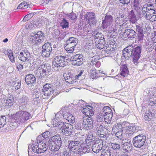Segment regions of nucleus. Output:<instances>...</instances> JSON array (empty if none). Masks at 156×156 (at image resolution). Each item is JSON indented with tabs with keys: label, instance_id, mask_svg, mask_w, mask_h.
<instances>
[{
	"label": "nucleus",
	"instance_id": "12",
	"mask_svg": "<svg viewBox=\"0 0 156 156\" xmlns=\"http://www.w3.org/2000/svg\"><path fill=\"white\" fill-rule=\"evenodd\" d=\"M83 128L87 130H90L93 127L94 120L91 117L86 116L83 119Z\"/></svg>",
	"mask_w": 156,
	"mask_h": 156
},
{
	"label": "nucleus",
	"instance_id": "27",
	"mask_svg": "<svg viewBox=\"0 0 156 156\" xmlns=\"http://www.w3.org/2000/svg\"><path fill=\"white\" fill-rule=\"evenodd\" d=\"M37 144H38V150L40 153L45 152L48 149V147L45 143L43 141H39V142H37Z\"/></svg>",
	"mask_w": 156,
	"mask_h": 156
},
{
	"label": "nucleus",
	"instance_id": "32",
	"mask_svg": "<svg viewBox=\"0 0 156 156\" xmlns=\"http://www.w3.org/2000/svg\"><path fill=\"white\" fill-rule=\"evenodd\" d=\"M21 85V82L19 80H17L11 83V85L12 87V89L14 90L20 88Z\"/></svg>",
	"mask_w": 156,
	"mask_h": 156
},
{
	"label": "nucleus",
	"instance_id": "33",
	"mask_svg": "<svg viewBox=\"0 0 156 156\" xmlns=\"http://www.w3.org/2000/svg\"><path fill=\"white\" fill-rule=\"evenodd\" d=\"M130 48L129 46L125 48L122 51L123 56L125 57V58L127 59H129V57H131V54H130L129 49Z\"/></svg>",
	"mask_w": 156,
	"mask_h": 156
},
{
	"label": "nucleus",
	"instance_id": "8",
	"mask_svg": "<svg viewBox=\"0 0 156 156\" xmlns=\"http://www.w3.org/2000/svg\"><path fill=\"white\" fill-rule=\"evenodd\" d=\"M73 126L70 124L63 122H60L58 129L63 135L67 136L69 135L72 131Z\"/></svg>",
	"mask_w": 156,
	"mask_h": 156
},
{
	"label": "nucleus",
	"instance_id": "51",
	"mask_svg": "<svg viewBox=\"0 0 156 156\" xmlns=\"http://www.w3.org/2000/svg\"><path fill=\"white\" fill-rule=\"evenodd\" d=\"M83 126V122L82 124L80 123H77L75 124V128L77 130H82V129L84 128Z\"/></svg>",
	"mask_w": 156,
	"mask_h": 156
},
{
	"label": "nucleus",
	"instance_id": "38",
	"mask_svg": "<svg viewBox=\"0 0 156 156\" xmlns=\"http://www.w3.org/2000/svg\"><path fill=\"white\" fill-rule=\"evenodd\" d=\"M90 78L92 79H97L98 78L97 73L94 68H92L90 70Z\"/></svg>",
	"mask_w": 156,
	"mask_h": 156
},
{
	"label": "nucleus",
	"instance_id": "18",
	"mask_svg": "<svg viewBox=\"0 0 156 156\" xmlns=\"http://www.w3.org/2000/svg\"><path fill=\"white\" fill-rule=\"evenodd\" d=\"M136 33L132 29H127L123 32L122 34V37L124 38L128 37V38H134L136 37Z\"/></svg>",
	"mask_w": 156,
	"mask_h": 156
},
{
	"label": "nucleus",
	"instance_id": "15",
	"mask_svg": "<svg viewBox=\"0 0 156 156\" xmlns=\"http://www.w3.org/2000/svg\"><path fill=\"white\" fill-rule=\"evenodd\" d=\"M18 58L22 61L27 62L31 58L30 53L27 50H23L20 52Z\"/></svg>",
	"mask_w": 156,
	"mask_h": 156
},
{
	"label": "nucleus",
	"instance_id": "58",
	"mask_svg": "<svg viewBox=\"0 0 156 156\" xmlns=\"http://www.w3.org/2000/svg\"><path fill=\"white\" fill-rule=\"evenodd\" d=\"M119 1L121 4L126 5L130 3V0H119Z\"/></svg>",
	"mask_w": 156,
	"mask_h": 156
},
{
	"label": "nucleus",
	"instance_id": "35",
	"mask_svg": "<svg viewBox=\"0 0 156 156\" xmlns=\"http://www.w3.org/2000/svg\"><path fill=\"white\" fill-rule=\"evenodd\" d=\"M82 104L81 106H80L82 108L83 112V113H85L86 115H88V112L89 111L90 108H92V107L88 106V105H84V102L83 101H82Z\"/></svg>",
	"mask_w": 156,
	"mask_h": 156
},
{
	"label": "nucleus",
	"instance_id": "44",
	"mask_svg": "<svg viewBox=\"0 0 156 156\" xmlns=\"http://www.w3.org/2000/svg\"><path fill=\"white\" fill-rule=\"evenodd\" d=\"M112 45L111 46H106L105 48V52L106 53L110 54L113 53H114L115 49H114V48H112Z\"/></svg>",
	"mask_w": 156,
	"mask_h": 156
},
{
	"label": "nucleus",
	"instance_id": "63",
	"mask_svg": "<svg viewBox=\"0 0 156 156\" xmlns=\"http://www.w3.org/2000/svg\"><path fill=\"white\" fill-rule=\"evenodd\" d=\"M102 110H103L104 113H105V112H109L112 110L111 108L109 107L108 106H105L103 108Z\"/></svg>",
	"mask_w": 156,
	"mask_h": 156
},
{
	"label": "nucleus",
	"instance_id": "56",
	"mask_svg": "<svg viewBox=\"0 0 156 156\" xmlns=\"http://www.w3.org/2000/svg\"><path fill=\"white\" fill-rule=\"evenodd\" d=\"M122 131L119 130L116 131V136L120 139H121L122 138Z\"/></svg>",
	"mask_w": 156,
	"mask_h": 156
},
{
	"label": "nucleus",
	"instance_id": "43",
	"mask_svg": "<svg viewBox=\"0 0 156 156\" xmlns=\"http://www.w3.org/2000/svg\"><path fill=\"white\" fill-rule=\"evenodd\" d=\"M60 25L63 28H66L68 27L69 23L65 18H63L60 23Z\"/></svg>",
	"mask_w": 156,
	"mask_h": 156
},
{
	"label": "nucleus",
	"instance_id": "28",
	"mask_svg": "<svg viewBox=\"0 0 156 156\" xmlns=\"http://www.w3.org/2000/svg\"><path fill=\"white\" fill-rule=\"evenodd\" d=\"M113 114L112 110L109 112H105V113L104 115V117L105 122H107L108 123H110L112 120Z\"/></svg>",
	"mask_w": 156,
	"mask_h": 156
},
{
	"label": "nucleus",
	"instance_id": "40",
	"mask_svg": "<svg viewBox=\"0 0 156 156\" xmlns=\"http://www.w3.org/2000/svg\"><path fill=\"white\" fill-rule=\"evenodd\" d=\"M146 12H149L150 10L152 11L153 13H154L156 12V10H155V7L152 4H147L146 9Z\"/></svg>",
	"mask_w": 156,
	"mask_h": 156
},
{
	"label": "nucleus",
	"instance_id": "34",
	"mask_svg": "<svg viewBox=\"0 0 156 156\" xmlns=\"http://www.w3.org/2000/svg\"><path fill=\"white\" fill-rule=\"evenodd\" d=\"M37 143V142H35V144H32V145H29L28 151L29 149L30 150L31 148L33 152L36 153H40L38 150V144Z\"/></svg>",
	"mask_w": 156,
	"mask_h": 156
},
{
	"label": "nucleus",
	"instance_id": "39",
	"mask_svg": "<svg viewBox=\"0 0 156 156\" xmlns=\"http://www.w3.org/2000/svg\"><path fill=\"white\" fill-rule=\"evenodd\" d=\"M141 2L140 0H133V6L134 10H137L140 9Z\"/></svg>",
	"mask_w": 156,
	"mask_h": 156
},
{
	"label": "nucleus",
	"instance_id": "17",
	"mask_svg": "<svg viewBox=\"0 0 156 156\" xmlns=\"http://www.w3.org/2000/svg\"><path fill=\"white\" fill-rule=\"evenodd\" d=\"M120 148V145L119 144L112 143L110 145V148H109L107 150H110L111 152L112 156H117V152L119 151Z\"/></svg>",
	"mask_w": 156,
	"mask_h": 156
},
{
	"label": "nucleus",
	"instance_id": "11",
	"mask_svg": "<svg viewBox=\"0 0 156 156\" xmlns=\"http://www.w3.org/2000/svg\"><path fill=\"white\" fill-rule=\"evenodd\" d=\"M83 56L81 54H77L71 57L70 61L72 64L74 66H78L83 63Z\"/></svg>",
	"mask_w": 156,
	"mask_h": 156
},
{
	"label": "nucleus",
	"instance_id": "14",
	"mask_svg": "<svg viewBox=\"0 0 156 156\" xmlns=\"http://www.w3.org/2000/svg\"><path fill=\"white\" fill-rule=\"evenodd\" d=\"M103 147V142L101 140H96L93 144L92 147V151L94 153H97L101 150Z\"/></svg>",
	"mask_w": 156,
	"mask_h": 156
},
{
	"label": "nucleus",
	"instance_id": "37",
	"mask_svg": "<svg viewBox=\"0 0 156 156\" xmlns=\"http://www.w3.org/2000/svg\"><path fill=\"white\" fill-rule=\"evenodd\" d=\"M14 98L13 96L10 94H8L6 99V103L8 105L11 106L12 105L14 102Z\"/></svg>",
	"mask_w": 156,
	"mask_h": 156
},
{
	"label": "nucleus",
	"instance_id": "4",
	"mask_svg": "<svg viewBox=\"0 0 156 156\" xmlns=\"http://www.w3.org/2000/svg\"><path fill=\"white\" fill-rule=\"evenodd\" d=\"M45 36L42 31H38L36 34H31L29 36V41L33 44H38L44 40Z\"/></svg>",
	"mask_w": 156,
	"mask_h": 156
},
{
	"label": "nucleus",
	"instance_id": "13",
	"mask_svg": "<svg viewBox=\"0 0 156 156\" xmlns=\"http://www.w3.org/2000/svg\"><path fill=\"white\" fill-rule=\"evenodd\" d=\"M54 90L53 85L49 83L44 85L42 89L43 94L47 96L52 95L53 94Z\"/></svg>",
	"mask_w": 156,
	"mask_h": 156
},
{
	"label": "nucleus",
	"instance_id": "22",
	"mask_svg": "<svg viewBox=\"0 0 156 156\" xmlns=\"http://www.w3.org/2000/svg\"><path fill=\"white\" fill-rule=\"evenodd\" d=\"M84 18L88 20L89 22L93 25L96 24L97 20L95 19V15L93 12H88L84 16Z\"/></svg>",
	"mask_w": 156,
	"mask_h": 156
},
{
	"label": "nucleus",
	"instance_id": "3",
	"mask_svg": "<svg viewBox=\"0 0 156 156\" xmlns=\"http://www.w3.org/2000/svg\"><path fill=\"white\" fill-rule=\"evenodd\" d=\"M51 66L48 63H43L37 68L36 73L40 79L45 78L48 76L51 72Z\"/></svg>",
	"mask_w": 156,
	"mask_h": 156
},
{
	"label": "nucleus",
	"instance_id": "62",
	"mask_svg": "<svg viewBox=\"0 0 156 156\" xmlns=\"http://www.w3.org/2000/svg\"><path fill=\"white\" fill-rule=\"evenodd\" d=\"M125 11L120 10L119 12V16L121 18H124L125 16Z\"/></svg>",
	"mask_w": 156,
	"mask_h": 156
},
{
	"label": "nucleus",
	"instance_id": "23",
	"mask_svg": "<svg viewBox=\"0 0 156 156\" xmlns=\"http://www.w3.org/2000/svg\"><path fill=\"white\" fill-rule=\"evenodd\" d=\"M155 116L153 110H149L147 111L145 114L144 119L146 122L151 121L152 119Z\"/></svg>",
	"mask_w": 156,
	"mask_h": 156
},
{
	"label": "nucleus",
	"instance_id": "46",
	"mask_svg": "<svg viewBox=\"0 0 156 156\" xmlns=\"http://www.w3.org/2000/svg\"><path fill=\"white\" fill-rule=\"evenodd\" d=\"M60 122H61L59 121L56 118H55L52 119L51 122L54 127L58 126V127Z\"/></svg>",
	"mask_w": 156,
	"mask_h": 156
},
{
	"label": "nucleus",
	"instance_id": "36",
	"mask_svg": "<svg viewBox=\"0 0 156 156\" xmlns=\"http://www.w3.org/2000/svg\"><path fill=\"white\" fill-rule=\"evenodd\" d=\"M91 143V142H89L88 143L89 145L87 144L82 145L81 147L82 148V150L83 152L86 153L90 152L91 150L90 145Z\"/></svg>",
	"mask_w": 156,
	"mask_h": 156
},
{
	"label": "nucleus",
	"instance_id": "5",
	"mask_svg": "<svg viewBox=\"0 0 156 156\" xmlns=\"http://www.w3.org/2000/svg\"><path fill=\"white\" fill-rule=\"evenodd\" d=\"M129 51L131 54V57L133 58L134 63L136 64L141 55L142 47L140 46H137L134 48L132 46H129Z\"/></svg>",
	"mask_w": 156,
	"mask_h": 156
},
{
	"label": "nucleus",
	"instance_id": "29",
	"mask_svg": "<svg viewBox=\"0 0 156 156\" xmlns=\"http://www.w3.org/2000/svg\"><path fill=\"white\" fill-rule=\"evenodd\" d=\"M98 44H96V47L99 49L101 50L102 49L104 48L105 49V48L106 47V45L107 44H105V39L98 40Z\"/></svg>",
	"mask_w": 156,
	"mask_h": 156
},
{
	"label": "nucleus",
	"instance_id": "2",
	"mask_svg": "<svg viewBox=\"0 0 156 156\" xmlns=\"http://www.w3.org/2000/svg\"><path fill=\"white\" fill-rule=\"evenodd\" d=\"M69 61L68 58L66 56L58 55L54 59L52 62V65L55 70L58 71L61 68L63 67Z\"/></svg>",
	"mask_w": 156,
	"mask_h": 156
},
{
	"label": "nucleus",
	"instance_id": "64",
	"mask_svg": "<svg viewBox=\"0 0 156 156\" xmlns=\"http://www.w3.org/2000/svg\"><path fill=\"white\" fill-rule=\"evenodd\" d=\"M43 136L46 138L47 137L51 136L48 131H46L42 134Z\"/></svg>",
	"mask_w": 156,
	"mask_h": 156
},
{
	"label": "nucleus",
	"instance_id": "20",
	"mask_svg": "<svg viewBox=\"0 0 156 156\" xmlns=\"http://www.w3.org/2000/svg\"><path fill=\"white\" fill-rule=\"evenodd\" d=\"M155 37H153L152 41H149L146 43L145 48L146 51L147 52H151L156 45L155 44L156 43V41H155Z\"/></svg>",
	"mask_w": 156,
	"mask_h": 156
},
{
	"label": "nucleus",
	"instance_id": "57",
	"mask_svg": "<svg viewBox=\"0 0 156 156\" xmlns=\"http://www.w3.org/2000/svg\"><path fill=\"white\" fill-rule=\"evenodd\" d=\"M129 17L130 18V19H134L136 17V15L134 13L133 10H131L129 12Z\"/></svg>",
	"mask_w": 156,
	"mask_h": 156
},
{
	"label": "nucleus",
	"instance_id": "59",
	"mask_svg": "<svg viewBox=\"0 0 156 156\" xmlns=\"http://www.w3.org/2000/svg\"><path fill=\"white\" fill-rule=\"evenodd\" d=\"M41 99L34 98V100L33 101L32 103L34 104L37 105L40 102Z\"/></svg>",
	"mask_w": 156,
	"mask_h": 156
},
{
	"label": "nucleus",
	"instance_id": "21",
	"mask_svg": "<svg viewBox=\"0 0 156 156\" xmlns=\"http://www.w3.org/2000/svg\"><path fill=\"white\" fill-rule=\"evenodd\" d=\"M96 129L97 130L96 134L100 137L103 138L105 136H106V129L102 125H100L97 127Z\"/></svg>",
	"mask_w": 156,
	"mask_h": 156
},
{
	"label": "nucleus",
	"instance_id": "52",
	"mask_svg": "<svg viewBox=\"0 0 156 156\" xmlns=\"http://www.w3.org/2000/svg\"><path fill=\"white\" fill-rule=\"evenodd\" d=\"M122 148L123 150L126 152H129L132 149V148L129 145H128V144L122 146Z\"/></svg>",
	"mask_w": 156,
	"mask_h": 156
},
{
	"label": "nucleus",
	"instance_id": "61",
	"mask_svg": "<svg viewBox=\"0 0 156 156\" xmlns=\"http://www.w3.org/2000/svg\"><path fill=\"white\" fill-rule=\"evenodd\" d=\"M137 36L138 41H141L144 36L143 33H138Z\"/></svg>",
	"mask_w": 156,
	"mask_h": 156
},
{
	"label": "nucleus",
	"instance_id": "54",
	"mask_svg": "<svg viewBox=\"0 0 156 156\" xmlns=\"http://www.w3.org/2000/svg\"><path fill=\"white\" fill-rule=\"evenodd\" d=\"M35 94L33 95L34 98H41L42 95L41 93L39 91L35 92Z\"/></svg>",
	"mask_w": 156,
	"mask_h": 156
},
{
	"label": "nucleus",
	"instance_id": "30",
	"mask_svg": "<svg viewBox=\"0 0 156 156\" xmlns=\"http://www.w3.org/2000/svg\"><path fill=\"white\" fill-rule=\"evenodd\" d=\"M120 74L124 77L127 76L129 73V71L127 64H124L121 68Z\"/></svg>",
	"mask_w": 156,
	"mask_h": 156
},
{
	"label": "nucleus",
	"instance_id": "7",
	"mask_svg": "<svg viewBox=\"0 0 156 156\" xmlns=\"http://www.w3.org/2000/svg\"><path fill=\"white\" fill-rule=\"evenodd\" d=\"M81 138H76L74 140L69 141L68 148L72 151L78 154L81 145Z\"/></svg>",
	"mask_w": 156,
	"mask_h": 156
},
{
	"label": "nucleus",
	"instance_id": "45",
	"mask_svg": "<svg viewBox=\"0 0 156 156\" xmlns=\"http://www.w3.org/2000/svg\"><path fill=\"white\" fill-rule=\"evenodd\" d=\"M110 150H103L101 156H112L111 152Z\"/></svg>",
	"mask_w": 156,
	"mask_h": 156
},
{
	"label": "nucleus",
	"instance_id": "6",
	"mask_svg": "<svg viewBox=\"0 0 156 156\" xmlns=\"http://www.w3.org/2000/svg\"><path fill=\"white\" fill-rule=\"evenodd\" d=\"M78 42V39L75 37H70L66 41L65 48L68 52L71 53L76 47Z\"/></svg>",
	"mask_w": 156,
	"mask_h": 156
},
{
	"label": "nucleus",
	"instance_id": "31",
	"mask_svg": "<svg viewBox=\"0 0 156 156\" xmlns=\"http://www.w3.org/2000/svg\"><path fill=\"white\" fill-rule=\"evenodd\" d=\"M48 143L49 144V148L50 150L52 151H58L61 147L59 145H58V144L57 145L51 142L50 143L49 141H48Z\"/></svg>",
	"mask_w": 156,
	"mask_h": 156
},
{
	"label": "nucleus",
	"instance_id": "42",
	"mask_svg": "<svg viewBox=\"0 0 156 156\" xmlns=\"http://www.w3.org/2000/svg\"><path fill=\"white\" fill-rule=\"evenodd\" d=\"M7 51L8 54V57L12 63H14L15 62L14 58L13 56V53L12 50L8 49Z\"/></svg>",
	"mask_w": 156,
	"mask_h": 156
},
{
	"label": "nucleus",
	"instance_id": "50",
	"mask_svg": "<svg viewBox=\"0 0 156 156\" xmlns=\"http://www.w3.org/2000/svg\"><path fill=\"white\" fill-rule=\"evenodd\" d=\"M33 13H30L26 15L23 19V21H26L31 18L34 16Z\"/></svg>",
	"mask_w": 156,
	"mask_h": 156
},
{
	"label": "nucleus",
	"instance_id": "53",
	"mask_svg": "<svg viewBox=\"0 0 156 156\" xmlns=\"http://www.w3.org/2000/svg\"><path fill=\"white\" fill-rule=\"evenodd\" d=\"M136 30L138 33H143V28L142 26L138 24L136 25Z\"/></svg>",
	"mask_w": 156,
	"mask_h": 156
},
{
	"label": "nucleus",
	"instance_id": "9",
	"mask_svg": "<svg viewBox=\"0 0 156 156\" xmlns=\"http://www.w3.org/2000/svg\"><path fill=\"white\" fill-rule=\"evenodd\" d=\"M146 136L142 134L134 136L132 140V143L134 147L140 148L143 146L146 140Z\"/></svg>",
	"mask_w": 156,
	"mask_h": 156
},
{
	"label": "nucleus",
	"instance_id": "60",
	"mask_svg": "<svg viewBox=\"0 0 156 156\" xmlns=\"http://www.w3.org/2000/svg\"><path fill=\"white\" fill-rule=\"evenodd\" d=\"M103 120L102 115L99 114L97 117V121L98 122H102Z\"/></svg>",
	"mask_w": 156,
	"mask_h": 156
},
{
	"label": "nucleus",
	"instance_id": "16",
	"mask_svg": "<svg viewBox=\"0 0 156 156\" xmlns=\"http://www.w3.org/2000/svg\"><path fill=\"white\" fill-rule=\"evenodd\" d=\"M113 17L110 15H106L104 20H102L101 27L104 29L109 26L113 22Z\"/></svg>",
	"mask_w": 156,
	"mask_h": 156
},
{
	"label": "nucleus",
	"instance_id": "24",
	"mask_svg": "<svg viewBox=\"0 0 156 156\" xmlns=\"http://www.w3.org/2000/svg\"><path fill=\"white\" fill-rule=\"evenodd\" d=\"M124 129L125 130V132L126 136L128 138L133 137L135 136V132L133 126H126L124 128Z\"/></svg>",
	"mask_w": 156,
	"mask_h": 156
},
{
	"label": "nucleus",
	"instance_id": "48",
	"mask_svg": "<svg viewBox=\"0 0 156 156\" xmlns=\"http://www.w3.org/2000/svg\"><path fill=\"white\" fill-rule=\"evenodd\" d=\"M67 16L71 20H73L74 22H75L76 20V14L72 12L71 13L68 14Z\"/></svg>",
	"mask_w": 156,
	"mask_h": 156
},
{
	"label": "nucleus",
	"instance_id": "26",
	"mask_svg": "<svg viewBox=\"0 0 156 156\" xmlns=\"http://www.w3.org/2000/svg\"><path fill=\"white\" fill-rule=\"evenodd\" d=\"M50 143L51 142L54 143L55 144H58L61 147L62 146V140L59 135L57 134L52 137L49 140Z\"/></svg>",
	"mask_w": 156,
	"mask_h": 156
},
{
	"label": "nucleus",
	"instance_id": "19",
	"mask_svg": "<svg viewBox=\"0 0 156 156\" xmlns=\"http://www.w3.org/2000/svg\"><path fill=\"white\" fill-rule=\"evenodd\" d=\"M25 81L28 85H34L36 83V78L34 75L29 74L26 76Z\"/></svg>",
	"mask_w": 156,
	"mask_h": 156
},
{
	"label": "nucleus",
	"instance_id": "47",
	"mask_svg": "<svg viewBox=\"0 0 156 156\" xmlns=\"http://www.w3.org/2000/svg\"><path fill=\"white\" fill-rule=\"evenodd\" d=\"M94 37L95 38V39H97L98 40H100L104 39L103 35L102 34L99 32H98L97 34L94 35Z\"/></svg>",
	"mask_w": 156,
	"mask_h": 156
},
{
	"label": "nucleus",
	"instance_id": "55",
	"mask_svg": "<svg viewBox=\"0 0 156 156\" xmlns=\"http://www.w3.org/2000/svg\"><path fill=\"white\" fill-rule=\"evenodd\" d=\"M70 149L69 148L67 149H65L62 152L63 155L64 156H69L71 154V152L70 151Z\"/></svg>",
	"mask_w": 156,
	"mask_h": 156
},
{
	"label": "nucleus",
	"instance_id": "25",
	"mask_svg": "<svg viewBox=\"0 0 156 156\" xmlns=\"http://www.w3.org/2000/svg\"><path fill=\"white\" fill-rule=\"evenodd\" d=\"M63 118L70 123H73L75 122V117L70 113L64 111L63 112Z\"/></svg>",
	"mask_w": 156,
	"mask_h": 156
},
{
	"label": "nucleus",
	"instance_id": "10",
	"mask_svg": "<svg viewBox=\"0 0 156 156\" xmlns=\"http://www.w3.org/2000/svg\"><path fill=\"white\" fill-rule=\"evenodd\" d=\"M42 49L41 55L46 58L49 57L52 51L51 43L48 42L45 43L42 46Z\"/></svg>",
	"mask_w": 156,
	"mask_h": 156
},
{
	"label": "nucleus",
	"instance_id": "41",
	"mask_svg": "<svg viewBox=\"0 0 156 156\" xmlns=\"http://www.w3.org/2000/svg\"><path fill=\"white\" fill-rule=\"evenodd\" d=\"M6 117L5 116H0V128L3 127L6 124Z\"/></svg>",
	"mask_w": 156,
	"mask_h": 156
},
{
	"label": "nucleus",
	"instance_id": "1",
	"mask_svg": "<svg viewBox=\"0 0 156 156\" xmlns=\"http://www.w3.org/2000/svg\"><path fill=\"white\" fill-rule=\"evenodd\" d=\"M25 105H22L19 107L20 111L17 112L16 114L11 115V117L16 121L20 123H24L30 118V114L26 111H22L23 110Z\"/></svg>",
	"mask_w": 156,
	"mask_h": 156
},
{
	"label": "nucleus",
	"instance_id": "49",
	"mask_svg": "<svg viewBox=\"0 0 156 156\" xmlns=\"http://www.w3.org/2000/svg\"><path fill=\"white\" fill-rule=\"evenodd\" d=\"M122 125L120 124H117L115 125V126H114L113 127L112 130H113L114 129H115L116 131H118V130L119 131H123L122 129Z\"/></svg>",
	"mask_w": 156,
	"mask_h": 156
}]
</instances>
